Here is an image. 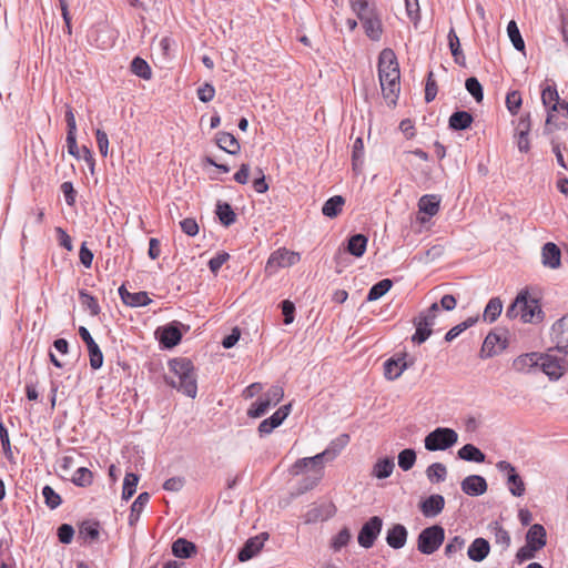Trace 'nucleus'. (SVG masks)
<instances>
[{
    "mask_svg": "<svg viewBox=\"0 0 568 568\" xmlns=\"http://www.w3.org/2000/svg\"><path fill=\"white\" fill-rule=\"evenodd\" d=\"M541 101L545 106H549L551 103L560 101L556 84L547 85L542 89Z\"/></svg>",
    "mask_w": 568,
    "mask_h": 568,
    "instance_id": "0e129e2a",
    "label": "nucleus"
},
{
    "mask_svg": "<svg viewBox=\"0 0 568 568\" xmlns=\"http://www.w3.org/2000/svg\"><path fill=\"white\" fill-rule=\"evenodd\" d=\"M326 460L324 452L313 456L297 459L292 466V474L298 475L306 468H312V471L320 468L323 471V462Z\"/></svg>",
    "mask_w": 568,
    "mask_h": 568,
    "instance_id": "4be33fe9",
    "label": "nucleus"
},
{
    "mask_svg": "<svg viewBox=\"0 0 568 568\" xmlns=\"http://www.w3.org/2000/svg\"><path fill=\"white\" fill-rule=\"evenodd\" d=\"M100 523L98 520L87 519L79 525L78 538L84 544L92 545L100 538Z\"/></svg>",
    "mask_w": 568,
    "mask_h": 568,
    "instance_id": "f3484780",
    "label": "nucleus"
},
{
    "mask_svg": "<svg viewBox=\"0 0 568 568\" xmlns=\"http://www.w3.org/2000/svg\"><path fill=\"white\" fill-rule=\"evenodd\" d=\"M392 286H393V281L389 278H384V280L377 282L369 288L366 300L368 302L379 300L392 288Z\"/></svg>",
    "mask_w": 568,
    "mask_h": 568,
    "instance_id": "c03bdc74",
    "label": "nucleus"
},
{
    "mask_svg": "<svg viewBox=\"0 0 568 568\" xmlns=\"http://www.w3.org/2000/svg\"><path fill=\"white\" fill-rule=\"evenodd\" d=\"M474 121L473 115L467 111H455L448 120V125L454 131L468 129Z\"/></svg>",
    "mask_w": 568,
    "mask_h": 568,
    "instance_id": "473e14b6",
    "label": "nucleus"
},
{
    "mask_svg": "<svg viewBox=\"0 0 568 568\" xmlns=\"http://www.w3.org/2000/svg\"><path fill=\"white\" fill-rule=\"evenodd\" d=\"M119 295L122 302L130 307L146 306L152 302L146 292L140 291L131 293L124 285L119 287Z\"/></svg>",
    "mask_w": 568,
    "mask_h": 568,
    "instance_id": "a211bd4d",
    "label": "nucleus"
},
{
    "mask_svg": "<svg viewBox=\"0 0 568 568\" xmlns=\"http://www.w3.org/2000/svg\"><path fill=\"white\" fill-rule=\"evenodd\" d=\"M439 206L440 197L436 194H425L418 201L419 212L427 214L429 217L438 213Z\"/></svg>",
    "mask_w": 568,
    "mask_h": 568,
    "instance_id": "7c9ffc66",
    "label": "nucleus"
},
{
    "mask_svg": "<svg viewBox=\"0 0 568 568\" xmlns=\"http://www.w3.org/2000/svg\"><path fill=\"white\" fill-rule=\"evenodd\" d=\"M131 72L135 74L139 78H142L144 80H150L152 77V70L149 63L140 58L135 57L131 62Z\"/></svg>",
    "mask_w": 568,
    "mask_h": 568,
    "instance_id": "de8ad7c7",
    "label": "nucleus"
},
{
    "mask_svg": "<svg viewBox=\"0 0 568 568\" xmlns=\"http://www.w3.org/2000/svg\"><path fill=\"white\" fill-rule=\"evenodd\" d=\"M539 356L538 353H529L518 356L513 362V368L519 373H527L532 367L539 366Z\"/></svg>",
    "mask_w": 568,
    "mask_h": 568,
    "instance_id": "2f4dec72",
    "label": "nucleus"
},
{
    "mask_svg": "<svg viewBox=\"0 0 568 568\" xmlns=\"http://www.w3.org/2000/svg\"><path fill=\"white\" fill-rule=\"evenodd\" d=\"M216 144L220 149L227 152L229 154H237L241 150L240 142L236 140V138L229 132H219L216 133Z\"/></svg>",
    "mask_w": 568,
    "mask_h": 568,
    "instance_id": "cd10ccee",
    "label": "nucleus"
},
{
    "mask_svg": "<svg viewBox=\"0 0 568 568\" xmlns=\"http://www.w3.org/2000/svg\"><path fill=\"white\" fill-rule=\"evenodd\" d=\"M489 530L494 536L495 542L501 546L503 551L510 547V535L498 521L490 523Z\"/></svg>",
    "mask_w": 568,
    "mask_h": 568,
    "instance_id": "f704fd0d",
    "label": "nucleus"
},
{
    "mask_svg": "<svg viewBox=\"0 0 568 568\" xmlns=\"http://www.w3.org/2000/svg\"><path fill=\"white\" fill-rule=\"evenodd\" d=\"M426 476L433 484L442 483L447 477V468L442 463H433L426 469Z\"/></svg>",
    "mask_w": 568,
    "mask_h": 568,
    "instance_id": "49530a36",
    "label": "nucleus"
},
{
    "mask_svg": "<svg viewBox=\"0 0 568 568\" xmlns=\"http://www.w3.org/2000/svg\"><path fill=\"white\" fill-rule=\"evenodd\" d=\"M351 531L347 527H344L338 531L336 536L333 537L331 541V547L334 551H339L343 547H345L351 540Z\"/></svg>",
    "mask_w": 568,
    "mask_h": 568,
    "instance_id": "bf43d9fd",
    "label": "nucleus"
},
{
    "mask_svg": "<svg viewBox=\"0 0 568 568\" xmlns=\"http://www.w3.org/2000/svg\"><path fill=\"white\" fill-rule=\"evenodd\" d=\"M383 528V519L379 516L371 517L358 531V545L365 549L374 546Z\"/></svg>",
    "mask_w": 568,
    "mask_h": 568,
    "instance_id": "423d86ee",
    "label": "nucleus"
},
{
    "mask_svg": "<svg viewBox=\"0 0 568 568\" xmlns=\"http://www.w3.org/2000/svg\"><path fill=\"white\" fill-rule=\"evenodd\" d=\"M79 335L81 339L85 343L88 347L89 358H90V366L92 369H99L103 365V354L99 347V345L95 343L93 337L91 336L89 329L84 326L79 327Z\"/></svg>",
    "mask_w": 568,
    "mask_h": 568,
    "instance_id": "9d476101",
    "label": "nucleus"
},
{
    "mask_svg": "<svg viewBox=\"0 0 568 568\" xmlns=\"http://www.w3.org/2000/svg\"><path fill=\"white\" fill-rule=\"evenodd\" d=\"M57 536L61 544L69 545L74 537V528L70 524H62L57 529Z\"/></svg>",
    "mask_w": 568,
    "mask_h": 568,
    "instance_id": "69168bd1",
    "label": "nucleus"
},
{
    "mask_svg": "<svg viewBox=\"0 0 568 568\" xmlns=\"http://www.w3.org/2000/svg\"><path fill=\"white\" fill-rule=\"evenodd\" d=\"M445 539V529L433 525L423 529L417 537V549L423 555H432L439 549Z\"/></svg>",
    "mask_w": 568,
    "mask_h": 568,
    "instance_id": "20e7f679",
    "label": "nucleus"
},
{
    "mask_svg": "<svg viewBox=\"0 0 568 568\" xmlns=\"http://www.w3.org/2000/svg\"><path fill=\"white\" fill-rule=\"evenodd\" d=\"M501 311H503L501 300L499 297H493L489 300V302L487 303V305L484 310L483 320L488 323H494L498 318V316L501 314Z\"/></svg>",
    "mask_w": 568,
    "mask_h": 568,
    "instance_id": "79ce46f5",
    "label": "nucleus"
},
{
    "mask_svg": "<svg viewBox=\"0 0 568 568\" xmlns=\"http://www.w3.org/2000/svg\"><path fill=\"white\" fill-rule=\"evenodd\" d=\"M183 326L181 322L173 321L156 329L155 334L163 348L170 349L180 344L182 339L181 327Z\"/></svg>",
    "mask_w": 568,
    "mask_h": 568,
    "instance_id": "0eeeda50",
    "label": "nucleus"
},
{
    "mask_svg": "<svg viewBox=\"0 0 568 568\" xmlns=\"http://www.w3.org/2000/svg\"><path fill=\"white\" fill-rule=\"evenodd\" d=\"M527 305V291H521L515 301L507 307L506 316L508 318L521 317L520 308Z\"/></svg>",
    "mask_w": 568,
    "mask_h": 568,
    "instance_id": "09e8293b",
    "label": "nucleus"
},
{
    "mask_svg": "<svg viewBox=\"0 0 568 568\" xmlns=\"http://www.w3.org/2000/svg\"><path fill=\"white\" fill-rule=\"evenodd\" d=\"M395 468V462L393 457L378 458L372 468L371 475L378 479L388 478Z\"/></svg>",
    "mask_w": 568,
    "mask_h": 568,
    "instance_id": "c85d7f7f",
    "label": "nucleus"
},
{
    "mask_svg": "<svg viewBox=\"0 0 568 568\" xmlns=\"http://www.w3.org/2000/svg\"><path fill=\"white\" fill-rule=\"evenodd\" d=\"M507 33H508V37H509L514 48L517 51L523 52L525 50V41L520 34V31H519V28H518L516 21H514V20L509 21V23L507 26Z\"/></svg>",
    "mask_w": 568,
    "mask_h": 568,
    "instance_id": "3c124183",
    "label": "nucleus"
},
{
    "mask_svg": "<svg viewBox=\"0 0 568 568\" xmlns=\"http://www.w3.org/2000/svg\"><path fill=\"white\" fill-rule=\"evenodd\" d=\"M271 407L270 402H266L262 396L254 402L247 410V416L251 418H260L266 414Z\"/></svg>",
    "mask_w": 568,
    "mask_h": 568,
    "instance_id": "13d9d810",
    "label": "nucleus"
},
{
    "mask_svg": "<svg viewBox=\"0 0 568 568\" xmlns=\"http://www.w3.org/2000/svg\"><path fill=\"white\" fill-rule=\"evenodd\" d=\"M505 102H506V108L511 115L518 114L520 106L523 104V99H521L520 92L517 90L508 92L506 95Z\"/></svg>",
    "mask_w": 568,
    "mask_h": 568,
    "instance_id": "6e6d98bb",
    "label": "nucleus"
},
{
    "mask_svg": "<svg viewBox=\"0 0 568 568\" xmlns=\"http://www.w3.org/2000/svg\"><path fill=\"white\" fill-rule=\"evenodd\" d=\"M262 397L270 402L271 407L276 406L284 397V389L278 385H273Z\"/></svg>",
    "mask_w": 568,
    "mask_h": 568,
    "instance_id": "680f3d73",
    "label": "nucleus"
},
{
    "mask_svg": "<svg viewBox=\"0 0 568 568\" xmlns=\"http://www.w3.org/2000/svg\"><path fill=\"white\" fill-rule=\"evenodd\" d=\"M416 463V452L412 448H405L398 454V466L404 471L414 467Z\"/></svg>",
    "mask_w": 568,
    "mask_h": 568,
    "instance_id": "5fc2aeb1",
    "label": "nucleus"
},
{
    "mask_svg": "<svg viewBox=\"0 0 568 568\" xmlns=\"http://www.w3.org/2000/svg\"><path fill=\"white\" fill-rule=\"evenodd\" d=\"M336 514V507L333 503H324L311 508L306 515V523L324 521Z\"/></svg>",
    "mask_w": 568,
    "mask_h": 568,
    "instance_id": "aec40b11",
    "label": "nucleus"
},
{
    "mask_svg": "<svg viewBox=\"0 0 568 568\" xmlns=\"http://www.w3.org/2000/svg\"><path fill=\"white\" fill-rule=\"evenodd\" d=\"M378 78L384 98L395 103L400 90V72L395 52L389 48L379 52Z\"/></svg>",
    "mask_w": 568,
    "mask_h": 568,
    "instance_id": "f257e3e1",
    "label": "nucleus"
},
{
    "mask_svg": "<svg viewBox=\"0 0 568 568\" xmlns=\"http://www.w3.org/2000/svg\"><path fill=\"white\" fill-rule=\"evenodd\" d=\"M496 467L501 473H507V483L509 485V491L516 497H520L525 494V483L523 478L517 474L515 467L507 460H500Z\"/></svg>",
    "mask_w": 568,
    "mask_h": 568,
    "instance_id": "1a4fd4ad",
    "label": "nucleus"
},
{
    "mask_svg": "<svg viewBox=\"0 0 568 568\" xmlns=\"http://www.w3.org/2000/svg\"><path fill=\"white\" fill-rule=\"evenodd\" d=\"M368 239L362 233L352 235L347 240L346 252L355 257H362L366 252Z\"/></svg>",
    "mask_w": 568,
    "mask_h": 568,
    "instance_id": "c756f323",
    "label": "nucleus"
},
{
    "mask_svg": "<svg viewBox=\"0 0 568 568\" xmlns=\"http://www.w3.org/2000/svg\"><path fill=\"white\" fill-rule=\"evenodd\" d=\"M70 480L77 487L87 488L93 483V473L87 467H79Z\"/></svg>",
    "mask_w": 568,
    "mask_h": 568,
    "instance_id": "37998d69",
    "label": "nucleus"
},
{
    "mask_svg": "<svg viewBox=\"0 0 568 568\" xmlns=\"http://www.w3.org/2000/svg\"><path fill=\"white\" fill-rule=\"evenodd\" d=\"M541 263L549 268H558L561 264L560 248L552 242L546 243L541 248Z\"/></svg>",
    "mask_w": 568,
    "mask_h": 568,
    "instance_id": "412c9836",
    "label": "nucleus"
},
{
    "mask_svg": "<svg viewBox=\"0 0 568 568\" xmlns=\"http://www.w3.org/2000/svg\"><path fill=\"white\" fill-rule=\"evenodd\" d=\"M79 298L81 305L90 312V315L97 316L101 312V307L98 303V300L91 295L87 290L79 291Z\"/></svg>",
    "mask_w": 568,
    "mask_h": 568,
    "instance_id": "a18cd8bd",
    "label": "nucleus"
},
{
    "mask_svg": "<svg viewBox=\"0 0 568 568\" xmlns=\"http://www.w3.org/2000/svg\"><path fill=\"white\" fill-rule=\"evenodd\" d=\"M291 407H292L291 404L283 405L272 416L264 419L258 425V428H257L260 436L268 435L276 427H278L285 420V418L288 416V414L291 412Z\"/></svg>",
    "mask_w": 568,
    "mask_h": 568,
    "instance_id": "9b49d317",
    "label": "nucleus"
},
{
    "mask_svg": "<svg viewBox=\"0 0 568 568\" xmlns=\"http://www.w3.org/2000/svg\"><path fill=\"white\" fill-rule=\"evenodd\" d=\"M352 10L355 12L359 20H364L374 13H376L375 6L369 3V0H348Z\"/></svg>",
    "mask_w": 568,
    "mask_h": 568,
    "instance_id": "a19ab883",
    "label": "nucleus"
},
{
    "mask_svg": "<svg viewBox=\"0 0 568 568\" xmlns=\"http://www.w3.org/2000/svg\"><path fill=\"white\" fill-rule=\"evenodd\" d=\"M539 367L550 379H559L568 371V349L556 346L540 354Z\"/></svg>",
    "mask_w": 568,
    "mask_h": 568,
    "instance_id": "7ed1b4c3",
    "label": "nucleus"
},
{
    "mask_svg": "<svg viewBox=\"0 0 568 568\" xmlns=\"http://www.w3.org/2000/svg\"><path fill=\"white\" fill-rule=\"evenodd\" d=\"M413 365V362L406 361V354L388 358L384 364V375L389 381L397 379L406 368Z\"/></svg>",
    "mask_w": 568,
    "mask_h": 568,
    "instance_id": "4468645a",
    "label": "nucleus"
},
{
    "mask_svg": "<svg viewBox=\"0 0 568 568\" xmlns=\"http://www.w3.org/2000/svg\"><path fill=\"white\" fill-rule=\"evenodd\" d=\"M365 34L373 41H378L383 33V26L377 12L361 20Z\"/></svg>",
    "mask_w": 568,
    "mask_h": 568,
    "instance_id": "bb28decb",
    "label": "nucleus"
},
{
    "mask_svg": "<svg viewBox=\"0 0 568 568\" xmlns=\"http://www.w3.org/2000/svg\"><path fill=\"white\" fill-rule=\"evenodd\" d=\"M42 496L45 506L51 510L57 509L62 504L61 496L49 485L42 488Z\"/></svg>",
    "mask_w": 568,
    "mask_h": 568,
    "instance_id": "603ef678",
    "label": "nucleus"
},
{
    "mask_svg": "<svg viewBox=\"0 0 568 568\" xmlns=\"http://www.w3.org/2000/svg\"><path fill=\"white\" fill-rule=\"evenodd\" d=\"M300 261V254L287 248H278L274 251L267 262L265 270L270 273L276 272L278 268L288 267Z\"/></svg>",
    "mask_w": 568,
    "mask_h": 568,
    "instance_id": "6e6552de",
    "label": "nucleus"
},
{
    "mask_svg": "<svg viewBox=\"0 0 568 568\" xmlns=\"http://www.w3.org/2000/svg\"><path fill=\"white\" fill-rule=\"evenodd\" d=\"M462 490L468 496H480L487 491V481L480 475H469L460 483Z\"/></svg>",
    "mask_w": 568,
    "mask_h": 568,
    "instance_id": "2eb2a0df",
    "label": "nucleus"
},
{
    "mask_svg": "<svg viewBox=\"0 0 568 568\" xmlns=\"http://www.w3.org/2000/svg\"><path fill=\"white\" fill-rule=\"evenodd\" d=\"M215 213L223 226L227 227L236 221V214L227 202L219 201Z\"/></svg>",
    "mask_w": 568,
    "mask_h": 568,
    "instance_id": "58836bf2",
    "label": "nucleus"
},
{
    "mask_svg": "<svg viewBox=\"0 0 568 568\" xmlns=\"http://www.w3.org/2000/svg\"><path fill=\"white\" fill-rule=\"evenodd\" d=\"M150 500V494L144 491L141 493L131 505L130 515H129V525L134 526L140 518L141 513L143 511L145 505Z\"/></svg>",
    "mask_w": 568,
    "mask_h": 568,
    "instance_id": "4c0bfd02",
    "label": "nucleus"
},
{
    "mask_svg": "<svg viewBox=\"0 0 568 568\" xmlns=\"http://www.w3.org/2000/svg\"><path fill=\"white\" fill-rule=\"evenodd\" d=\"M439 311V306L437 303H433L426 311L420 312L418 316L414 320L420 322L423 325L433 326L435 323V318Z\"/></svg>",
    "mask_w": 568,
    "mask_h": 568,
    "instance_id": "4d7b16f0",
    "label": "nucleus"
},
{
    "mask_svg": "<svg viewBox=\"0 0 568 568\" xmlns=\"http://www.w3.org/2000/svg\"><path fill=\"white\" fill-rule=\"evenodd\" d=\"M552 334L555 339L557 337L567 336L568 335V316H562L552 325Z\"/></svg>",
    "mask_w": 568,
    "mask_h": 568,
    "instance_id": "774afa93",
    "label": "nucleus"
},
{
    "mask_svg": "<svg viewBox=\"0 0 568 568\" xmlns=\"http://www.w3.org/2000/svg\"><path fill=\"white\" fill-rule=\"evenodd\" d=\"M344 204L345 199L342 195H334L323 204L322 213L324 216L334 219L342 212Z\"/></svg>",
    "mask_w": 568,
    "mask_h": 568,
    "instance_id": "e433bc0d",
    "label": "nucleus"
},
{
    "mask_svg": "<svg viewBox=\"0 0 568 568\" xmlns=\"http://www.w3.org/2000/svg\"><path fill=\"white\" fill-rule=\"evenodd\" d=\"M418 507L426 518H433L443 511L445 507V498L439 494H434L422 500Z\"/></svg>",
    "mask_w": 568,
    "mask_h": 568,
    "instance_id": "dca6fc26",
    "label": "nucleus"
},
{
    "mask_svg": "<svg viewBox=\"0 0 568 568\" xmlns=\"http://www.w3.org/2000/svg\"><path fill=\"white\" fill-rule=\"evenodd\" d=\"M196 94L200 101L207 103L214 99L215 88L213 87V84L205 82L204 84L197 88Z\"/></svg>",
    "mask_w": 568,
    "mask_h": 568,
    "instance_id": "338daca9",
    "label": "nucleus"
},
{
    "mask_svg": "<svg viewBox=\"0 0 568 568\" xmlns=\"http://www.w3.org/2000/svg\"><path fill=\"white\" fill-rule=\"evenodd\" d=\"M507 347V338L497 332H490L481 346V357H493Z\"/></svg>",
    "mask_w": 568,
    "mask_h": 568,
    "instance_id": "f8f14e48",
    "label": "nucleus"
},
{
    "mask_svg": "<svg viewBox=\"0 0 568 568\" xmlns=\"http://www.w3.org/2000/svg\"><path fill=\"white\" fill-rule=\"evenodd\" d=\"M524 323H537L542 320V311L538 301L527 293V305L520 308Z\"/></svg>",
    "mask_w": 568,
    "mask_h": 568,
    "instance_id": "b1692460",
    "label": "nucleus"
},
{
    "mask_svg": "<svg viewBox=\"0 0 568 568\" xmlns=\"http://www.w3.org/2000/svg\"><path fill=\"white\" fill-rule=\"evenodd\" d=\"M408 531L402 524H394L386 532V542L393 549H400L406 545Z\"/></svg>",
    "mask_w": 568,
    "mask_h": 568,
    "instance_id": "6ab92c4d",
    "label": "nucleus"
},
{
    "mask_svg": "<svg viewBox=\"0 0 568 568\" xmlns=\"http://www.w3.org/2000/svg\"><path fill=\"white\" fill-rule=\"evenodd\" d=\"M323 474L324 473L320 468H316L313 470V473L311 475H306L305 477H303L301 479V481L298 483V486L296 489L297 494L298 495L304 494V493L313 489L314 487H316L317 484L321 481Z\"/></svg>",
    "mask_w": 568,
    "mask_h": 568,
    "instance_id": "ea45409f",
    "label": "nucleus"
},
{
    "mask_svg": "<svg viewBox=\"0 0 568 568\" xmlns=\"http://www.w3.org/2000/svg\"><path fill=\"white\" fill-rule=\"evenodd\" d=\"M526 544L539 550L542 549L547 544V531L545 527L540 524L531 525L526 534Z\"/></svg>",
    "mask_w": 568,
    "mask_h": 568,
    "instance_id": "393cba45",
    "label": "nucleus"
},
{
    "mask_svg": "<svg viewBox=\"0 0 568 568\" xmlns=\"http://www.w3.org/2000/svg\"><path fill=\"white\" fill-rule=\"evenodd\" d=\"M414 325L416 327L415 334L412 336V341L417 344H422L427 341V338L432 334L430 326L423 325L420 322L414 320Z\"/></svg>",
    "mask_w": 568,
    "mask_h": 568,
    "instance_id": "052dcab7",
    "label": "nucleus"
},
{
    "mask_svg": "<svg viewBox=\"0 0 568 568\" xmlns=\"http://www.w3.org/2000/svg\"><path fill=\"white\" fill-rule=\"evenodd\" d=\"M267 537L268 535L266 532H262L258 536L247 539L243 547L239 550L237 559L241 562H245L252 559L262 549Z\"/></svg>",
    "mask_w": 568,
    "mask_h": 568,
    "instance_id": "ddd939ff",
    "label": "nucleus"
},
{
    "mask_svg": "<svg viewBox=\"0 0 568 568\" xmlns=\"http://www.w3.org/2000/svg\"><path fill=\"white\" fill-rule=\"evenodd\" d=\"M171 549L173 556L181 559H189L197 554L196 545L182 537L172 542Z\"/></svg>",
    "mask_w": 568,
    "mask_h": 568,
    "instance_id": "5701e85b",
    "label": "nucleus"
},
{
    "mask_svg": "<svg viewBox=\"0 0 568 568\" xmlns=\"http://www.w3.org/2000/svg\"><path fill=\"white\" fill-rule=\"evenodd\" d=\"M139 476L134 473H126L123 480L122 499L129 500L136 491Z\"/></svg>",
    "mask_w": 568,
    "mask_h": 568,
    "instance_id": "8fccbe9b",
    "label": "nucleus"
},
{
    "mask_svg": "<svg viewBox=\"0 0 568 568\" xmlns=\"http://www.w3.org/2000/svg\"><path fill=\"white\" fill-rule=\"evenodd\" d=\"M457 456L463 460L473 463H484L486 459V455L473 444H465L457 452Z\"/></svg>",
    "mask_w": 568,
    "mask_h": 568,
    "instance_id": "c9c22d12",
    "label": "nucleus"
},
{
    "mask_svg": "<svg viewBox=\"0 0 568 568\" xmlns=\"http://www.w3.org/2000/svg\"><path fill=\"white\" fill-rule=\"evenodd\" d=\"M465 88L468 93L475 99L477 103H480L484 99V89L476 77H470L465 81Z\"/></svg>",
    "mask_w": 568,
    "mask_h": 568,
    "instance_id": "864d4df0",
    "label": "nucleus"
},
{
    "mask_svg": "<svg viewBox=\"0 0 568 568\" xmlns=\"http://www.w3.org/2000/svg\"><path fill=\"white\" fill-rule=\"evenodd\" d=\"M458 440V434L448 427H437L424 439L425 448L429 452L446 450Z\"/></svg>",
    "mask_w": 568,
    "mask_h": 568,
    "instance_id": "39448f33",
    "label": "nucleus"
},
{
    "mask_svg": "<svg viewBox=\"0 0 568 568\" xmlns=\"http://www.w3.org/2000/svg\"><path fill=\"white\" fill-rule=\"evenodd\" d=\"M363 159H364V142H363L362 138H357L354 141L353 150H352L353 168L356 169L358 165H362Z\"/></svg>",
    "mask_w": 568,
    "mask_h": 568,
    "instance_id": "e2e57ef3",
    "label": "nucleus"
},
{
    "mask_svg": "<svg viewBox=\"0 0 568 568\" xmlns=\"http://www.w3.org/2000/svg\"><path fill=\"white\" fill-rule=\"evenodd\" d=\"M490 551V545L485 538H476L468 547L467 555L470 560L480 562L483 561Z\"/></svg>",
    "mask_w": 568,
    "mask_h": 568,
    "instance_id": "a878e982",
    "label": "nucleus"
},
{
    "mask_svg": "<svg viewBox=\"0 0 568 568\" xmlns=\"http://www.w3.org/2000/svg\"><path fill=\"white\" fill-rule=\"evenodd\" d=\"M349 443L348 434H341L338 437L333 439L326 449H324V455H326V460L335 459L341 452L347 446Z\"/></svg>",
    "mask_w": 568,
    "mask_h": 568,
    "instance_id": "72a5a7b5",
    "label": "nucleus"
},
{
    "mask_svg": "<svg viewBox=\"0 0 568 568\" xmlns=\"http://www.w3.org/2000/svg\"><path fill=\"white\" fill-rule=\"evenodd\" d=\"M169 367L173 376L165 375V383L187 397L195 398L197 383L195 367L192 361L186 357L173 358L169 362Z\"/></svg>",
    "mask_w": 568,
    "mask_h": 568,
    "instance_id": "f03ea898",
    "label": "nucleus"
}]
</instances>
